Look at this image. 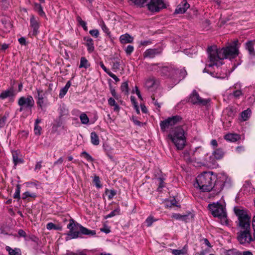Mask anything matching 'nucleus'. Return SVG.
Wrapping results in <instances>:
<instances>
[{
	"instance_id": "obj_1",
	"label": "nucleus",
	"mask_w": 255,
	"mask_h": 255,
	"mask_svg": "<svg viewBox=\"0 0 255 255\" xmlns=\"http://www.w3.org/2000/svg\"><path fill=\"white\" fill-rule=\"evenodd\" d=\"M234 212L238 218L239 231L237 233V240L242 245L249 244L255 241V215L252 221L254 235L252 236L250 217L243 210L235 207Z\"/></svg>"
},
{
	"instance_id": "obj_2",
	"label": "nucleus",
	"mask_w": 255,
	"mask_h": 255,
	"mask_svg": "<svg viewBox=\"0 0 255 255\" xmlns=\"http://www.w3.org/2000/svg\"><path fill=\"white\" fill-rule=\"evenodd\" d=\"M238 41H234L233 45H230L222 49H218L216 46H211L208 48V53L210 63L208 66L214 65L220 66L222 65V60L224 59H232L236 57L239 55V50L237 47Z\"/></svg>"
},
{
	"instance_id": "obj_3",
	"label": "nucleus",
	"mask_w": 255,
	"mask_h": 255,
	"mask_svg": "<svg viewBox=\"0 0 255 255\" xmlns=\"http://www.w3.org/2000/svg\"><path fill=\"white\" fill-rule=\"evenodd\" d=\"M216 177L211 172H205L196 178L197 186L203 192H209L213 187L217 188L218 182L216 183Z\"/></svg>"
},
{
	"instance_id": "obj_4",
	"label": "nucleus",
	"mask_w": 255,
	"mask_h": 255,
	"mask_svg": "<svg viewBox=\"0 0 255 255\" xmlns=\"http://www.w3.org/2000/svg\"><path fill=\"white\" fill-rule=\"evenodd\" d=\"M67 228L69 229L67 236L69 239H76L80 237V234L94 236L96 235V231L89 230L78 223H75L73 219L69 220V223L67 225Z\"/></svg>"
},
{
	"instance_id": "obj_5",
	"label": "nucleus",
	"mask_w": 255,
	"mask_h": 255,
	"mask_svg": "<svg viewBox=\"0 0 255 255\" xmlns=\"http://www.w3.org/2000/svg\"><path fill=\"white\" fill-rule=\"evenodd\" d=\"M160 72L161 76L173 79L176 83L183 79L187 74L184 69L179 70L172 66H163L160 68Z\"/></svg>"
},
{
	"instance_id": "obj_6",
	"label": "nucleus",
	"mask_w": 255,
	"mask_h": 255,
	"mask_svg": "<svg viewBox=\"0 0 255 255\" xmlns=\"http://www.w3.org/2000/svg\"><path fill=\"white\" fill-rule=\"evenodd\" d=\"M168 137L178 150L183 149L186 143V137L185 131L182 127H178L172 129Z\"/></svg>"
},
{
	"instance_id": "obj_7",
	"label": "nucleus",
	"mask_w": 255,
	"mask_h": 255,
	"mask_svg": "<svg viewBox=\"0 0 255 255\" xmlns=\"http://www.w3.org/2000/svg\"><path fill=\"white\" fill-rule=\"evenodd\" d=\"M139 6H143L145 4L149 11L152 12H159L161 9L166 7L162 0H130Z\"/></svg>"
},
{
	"instance_id": "obj_8",
	"label": "nucleus",
	"mask_w": 255,
	"mask_h": 255,
	"mask_svg": "<svg viewBox=\"0 0 255 255\" xmlns=\"http://www.w3.org/2000/svg\"><path fill=\"white\" fill-rule=\"evenodd\" d=\"M209 210L212 214L215 217H218L224 221L226 222L227 215L224 207L218 203L209 204L208 205Z\"/></svg>"
},
{
	"instance_id": "obj_9",
	"label": "nucleus",
	"mask_w": 255,
	"mask_h": 255,
	"mask_svg": "<svg viewBox=\"0 0 255 255\" xmlns=\"http://www.w3.org/2000/svg\"><path fill=\"white\" fill-rule=\"evenodd\" d=\"M18 105L20 106L19 112L27 111L31 113V108L34 105V101L31 96L27 97H21L18 100Z\"/></svg>"
},
{
	"instance_id": "obj_10",
	"label": "nucleus",
	"mask_w": 255,
	"mask_h": 255,
	"mask_svg": "<svg viewBox=\"0 0 255 255\" xmlns=\"http://www.w3.org/2000/svg\"><path fill=\"white\" fill-rule=\"evenodd\" d=\"M182 118L179 116H174L168 118L167 119L161 121L160 123L161 129L162 131H166L170 127L180 123L182 121Z\"/></svg>"
},
{
	"instance_id": "obj_11",
	"label": "nucleus",
	"mask_w": 255,
	"mask_h": 255,
	"mask_svg": "<svg viewBox=\"0 0 255 255\" xmlns=\"http://www.w3.org/2000/svg\"><path fill=\"white\" fill-rule=\"evenodd\" d=\"M210 101L209 100L203 99L200 97L199 94L196 90H193L190 96L189 102L192 103L194 105H206Z\"/></svg>"
},
{
	"instance_id": "obj_12",
	"label": "nucleus",
	"mask_w": 255,
	"mask_h": 255,
	"mask_svg": "<svg viewBox=\"0 0 255 255\" xmlns=\"http://www.w3.org/2000/svg\"><path fill=\"white\" fill-rule=\"evenodd\" d=\"M158 85V82L156 79L152 77L148 79L145 83V87L150 91H153L157 88Z\"/></svg>"
},
{
	"instance_id": "obj_13",
	"label": "nucleus",
	"mask_w": 255,
	"mask_h": 255,
	"mask_svg": "<svg viewBox=\"0 0 255 255\" xmlns=\"http://www.w3.org/2000/svg\"><path fill=\"white\" fill-rule=\"evenodd\" d=\"M190 7L189 4L186 0H183L180 4H179L175 11V13H184L187 9Z\"/></svg>"
},
{
	"instance_id": "obj_14",
	"label": "nucleus",
	"mask_w": 255,
	"mask_h": 255,
	"mask_svg": "<svg viewBox=\"0 0 255 255\" xmlns=\"http://www.w3.org/2000/svg\"><path fill=\"white\" fill-rule=\"evenodd\" d=\"M30 26L32 29V35H36L38 32V29L39 28V23L37 20L32 15L30 19Z\"/></svg>"
},
{
	"instance_id": "obj_15",
	"label": "nucleus",
	"mask_w": 255,
	"mask_h": 255,
	"mask_svg": "<svg viewBox=\"0 0 255 255\" xmlns=\"http://www.w3.org/2000/svg\"><path fill=\"white\" fill-rule=\"evenodd\" d=\"M160 52L156 49H149L146 50L144 53V57L152 58L155 56L159 54Z\"/></svg>"
},
{
	"instance_id": "obj_16",
	"label": "nucleus",
	"mask_w": 255,
	"mask_h": 255,
	"mask_svg": "<svg viewBox=\"0 0 255 255\" xmlns=\"http://www.w3.org/2000/svg\"><path fill=\"white\" fill-rule=\"evenodd\" d=\"M14 96V92L13 89H10L5 91H3L0 94V99H5L8 97H13Z\"/></svg>"
},
{
	"instance_id": "obj_17",
	"label": "nucleus",
	"mask_w": 255,
	"mask_h": 255,
	"mask_svg": "<svg viewBox=\"0 0 255 255\" xmlns=\"http://www.w3.org/2000/svg\"><path fill=\"white\" fill-rule=\"evenodd\" d=\"M224 138L228 141L235 142L239 140L240 136L236 133H228L224 136Z\"/></svg>"
},
{
	"instance_id": "obj_18",
	"label": "nucleus",
	"mask_w": 255,
	"mask_h": 255,
	"mask_svg": "<svg viewBox=\"0 0 255 255\" xmlns=\"http://www.w3.org/2000/svg\"><path fill=\"white\" fill-rule=\"evenodd\" d=\"M120 41L122 43L126 44L131 43L133 41V37L128 34H125L121 35L120 38Z\"/></svg>"
},
{
	"instance_id": "obj_19",
	"label": "nucleus",
	"mask_w": 255,
	"mask_h": 255,
	"mask_svg": "<svg viewBox=\"0 0 255 255\" xmlns=\"http://www.w3.org/2000/svg\"><path fill=\"white\" fill-rule=\"evenodd\" d=\"M84 40L86 41V45L87 46L88 51L90 52H92L94 49L93 39L89 37H84Z\"/></svg>"
},
{
	"instance_id": "obj_20",
	"label": "nucleus",
	"mask_w": 255,
	"mask_h": 255,
	"mask_svg": "<svg viewBox=\"0 0 255 255\" xmlns=\"http://www.w3.org/2000/svg\"><path fill=\"white\" fill-rule=\"evenodd\" d=\"M214 157L217 159L222 158L224 155V152L223 149L219 148L216 149L213 153Z\"/></svg>"
},
{
	"instance_id": "obj_21",
	"label": "nucleus",
	"mask_w": 255,
	"mask_h": 255,
	"mask_svg": "<svg viewBox=\"0 0 255 255\" xmlns=\"http://www.w3.org/2000/svg\"><path fill=\"white\" fill-rule=\"evenodd\" d=\"M70 86H71V82L70 81H68L67 82L65 87L62 88L60 91L59 96L60 98H63L66 95V94L67 93L68 90L69 89Z\"/></svg>"
},
{
	"instance_id": "obj_22",
	"label": "nucleus",
	"mask_w": 255,
	"mask_h": 255,
	"mask_svg": "<svg viewBox=\"0 0 255 255\" xmlns=\"http://www.w3.org/2000/svg\"><path fill=\"white\" fill-rule=\"evenodd\" d=\"M5 250L8 252L9 255H21L20 251L19 249H12L9 246H6Z\"/></svg>"
},
{
	"instance_id": "obj_23",
	"label": "nucleus",
	"mask_w": 255,
	"mask_h": 255,
	"mask_svg": "<svg viewBox=\"0 0 255 255\" xmlns=\"http://www.w3.org/2000/svg\"><path fill=\"white\" fill-rule=\"evenodd\" d=\"M46 228L48 230H54L57 231H61L62 230V226L60 225H56L52 222L48 223L46 225Z\"/></svg>"
},
{
	"instance_id": "obj_24",
	"label": "nucleus",
	"mask_w": 255,
	"mask_h": 255,
	"mask_svg": "<svg viewBox=\"0 0 255 255\" xmlns=\"http://www.w3.org/2000/svg\"><path fill=\"white\" fill-rule=\"evenodd\" d=\"M91 140L93 144L97 145L99 144V138L95 132H92L91 133Z\"/></svg>"
},
{
	"instance_id": "obj_25",
	"label": "nucleus",
	"mask_w": 255,
	"mask_h": 255,
	"mask_svg": "<svg viewBox=\"0 0 255 255\" xmlns=\"http://www.w3.org/2000/svg\"><path fill=\"white\" fill-rule=\"evenodd\" d=\"M246 48L249 51L250 55H255V51L254 48V44L252 41H249L246 43Z\"/></svg>"
},
{
	"instance_id": "obj_26",
	"label": "nucleus",
	"mask_w": 255,
	"mask_h": 255,
	"mask_svg": "<svg viewBox=\"0 0 255 255\" xmlns=\"http://www.w3.org/2000/svg\"><path fill=\"white\" fill-rule=\"evenodd\" d=\"M89 66L90 64H89L88 61L86 58L84 57H81L80 60V64L79 67L80 68H84L86 69Z\"/></svg>"
},
{
	"instance_id": "obj_27",
	"label": "nucleus",
	"mask_w": 255,
	"mask_h": 255,
	"mask_svg": "<svg viewBox=\"0 0 255 255\" xmlns=\"http://www.w3.org/2000/svg\"><path fill=\"white\" fill-rule=\"evenodd\" d=\"M172 253L174 255H184L187 254V249L186 246H185L181 250H173Z\"/></svg>"
},
{
	"instance_id": "obj_28",
	"label": "nucleus",
	"mask_w": 255,
	"mask_h": 255,
	"mask_svg": "<svg viewBox=\"0 0 255 255\" xmlns=\"http://www.w3.org/2000/svg\"><path fill=\"white\" fill-rule=\"evenodd\" d=\"M251 114V111L249 109H247L241 113V117L244 121H246L250 117Z\"/></svg>"
},
{
	"instance_id": "obj_29",
	"label": "nucleus",
	"mask_w": 255,
	"mask_h": 255,
	"mask_svg": "<svg viewBox=\"0 0 255 255\" xmlns=\"http://www.w3.org/2000/svg\"><path fill=\"white\" fill-rule=\"evenodd\" d=\"M120 212V209L119 207L117 208L116 209H115L114 211L111 212L109 214L107 215L105 218L108 219L111 217H113L117 215H119Z\"/></svg>"
},
{
	"instance_id": "obj_30",
	"label": "nucleus",
	"mask_w": 255,
	"mask_h": 255,
	"mask_svg": "<svg viewBox=\"0 0 255 255\" xmlns=\"http://www.w3.org/2000/svg\"><path fill=\"white\" fill-rule=\"evenodd\" d=\"M80 119L83 124H87L89 123V120L87 116L85 113H82L80 116Z\"/></svg>"
},
{
	"instance_id": "obj_31",
	"label": "nucleus",
	"mask_w": 255,
	"mask_h": 255,
	"mask_svg": "<svg viewBox=\"0 0 255 255\" xmlns=\"http://www.w3.org/2000/svg\"><path fill=\"white\" fill-rule=\"evenodd\" d=\"M12 158L13 162L14 163L15 165L17 164L18 163L22 162L21 159L18 158V154L16 151L12 152Z\"/></svg>"
},
{
	"instance_id": "obj_32",
	"label": "nucleus",
	"mask_w": 255,
	"mask_h": 255,
	"mask_svg": "<svg viewBox=\"0 0 255 255\" xmlns=\"http://www.w3.org/2000/svg\"><path fill=\"white\" fill-rule=\"evenodd\" d=\"M77 21L78 22V23H79V24L83 28V29L87 31L88 30V28H87V27L86 26V23L83 21L82 18H81V17H80L79 16H78L77 17Z\"/></svg>"
},
{
	"instance_id": "obj_33",
	"label": "nucleus",
	"mask_w": 255,
	"mask_h": 255,
	"mask_svg": "<svg viewBox=\"0 0 255 255\" xmlns=\"http://www.w3.org/2000/svg\"><path fill=\"white\" fill-rule=\"evenodd\" d=\"M121 65L120 60L118 59H114L113 61V69L115 70H119Z\"/></svg>"
},
{
	"instance_id": "obj_34",
	"label": "nucleus",
	"mask_w": 255,
	"mask_h": 255,
	"mask_svg": "<svg viewBox=\"0 0 255 255\" xmlns=\"http://www.w3.org/2000/svg\"><path fill=\"white\" fill-rule=\"evenodd\" d=\"M121 89L122 92H125L126 94L128 93V83L127 82H124L122 83Z\"/></svg>"
},
{
	"instance_id": "obj_35",
	"label": "nucleus",
	"mask_w": 255,
	"mask_h": 255,
	"mask_svg": "<svg viewBox=\"0 0 255 255\" xmlns=\"http://www.w3.org/2000/svg\"><path fill=\"white\" fill-rule=\"evenodd\" d=\"M34 8L40 15L42 16L44 14V12L43 11L42 7L40 4L35 3L34 5Z\"/></svg>"
},
{
	"instance_id": "obj_36",
	"label": "nucleus",
	"mask_w": 255,
	"mask_h": 255,
	"mask_svg": "<svg viewBox=\"0 0 255 255\" xmlns=\"http://www.w3.org/2000/svg\"><path fill=\"white\" fill-rule=\"evenodd\" d=\"M7 117L8 114L4 115L3 116L0 117V128H2L5 126Z\"/></svg>"
},
{
	"instance_id": "obj_37",
	"label": "nucleus",
	"mask_w": 255,
	"mask_h": 255,
	"mask_svg": "<svg viewBox=\"0 0 255 255\" xmlns=\"http://www.w3.org/2000/svg\"><path fill=\"white\" fill-rule=\"evenodd\" d=\"M106 193L108 194V198L111 200L116 195V191L114 190H109L108 189L106 191Z\"/></svg>"
},
{
	"instance_id": "obj_38",
	"label": "nucleus",
	"mask_w": 255,
	"mask_h": 255,
	"mask_svg": "<svg viewBox=\"0 0 255 255\" xmlns=\"http://www.w3.org/2000/svg\"><path fill=\"white\" fill-rule=\"evenodd\" d=\"M20 192V185L19 184H17L16 185V189L15 192L13 195V198L15 199H19Z\"/></svg>"
},
{
	"instance_id": "obj_39",
	"label": "nucleus",
	"mask_w": 255,
	"mask_h": 255,
	"mask_svg": "<svg viewBox=\"0 0 255 255\" xmlns=\"http://www.w3.org/2000/svg\"><path fill=\"white\" fill-rule=\"evenodd\" d=\"M81 155H83L84 157L89 162H92L94 160L92 157L86 151H83L81 153Z\"/></svg>"
},
{
	"instance_id": "obj_40",
	"label": "nucleus",
	"mask_w": 255,
	"mask_h": 255,
	"mask_svg": "<svg viewBox=\"0 0 255 255\" xmlns=\"http://www.w3.org/2000/svg\"><path fill=\"white\" fill-rule=\"evenodd\" d=\"M36 195L34 193H30V192L26 191L24 192L22 195V199H25L27 197H35Z\"/></svg>"
},
{
	"instance_id": "obj_41",
	"label": "nucleus",
	"mask_w": 255,
	"mask_h": 255,
	"mask_svg": "<svg viewBox=\"0 0 255 255\" xmlns=\"http://www.w3.org/2000/svg\"><path fill=\"white\" fill-rule=\"evenodd\" d=\"M134 49L133 46L130 45H128L125 49L127 55H130Z\"/></svg>"
},
{
	"instance_id": "obj_42",
	"label": "nucleus",
	"mask_w": 255,
	"mask_h": 255,
	"mask_svg": "<svg viewBox=\"0 0 255 255\" xmlns=\"http://www.w3.org/2000/svg\"><path fill=\"white\" fill-rule=\"evenodd\" d=\"M93 182L95 183V185L98 188H101L102 187V185L100 184V181L99 177L97 176H95L94 177Z\"/></svg>"
},
{
	"instance_id": "obj_43",
	"label": "nucleus",
	"mask_w": 255,
	"mask_h": 255,
	"mask_svg": "<svg viewBox=\"0 0 255 255\" xmlns=\"http://www.w3.org/2000/svg\"><path fill=\"white\" fill-rule=\"evenodd\" d=\"M176 200L175 198H173L172 199L170 200L169 201H168L167 203V206L168 207H171V206H178L176 204Z\"/></svg>"
},
{
	"instance_id": "obj_44",
	"label": "nucleus",
	"mask_w": 255,
	"mask_h": 255,
	"mask_svg": "<svg viewBox=\"0 0 255 255\" xmlns=\"http://www.w3.org/2000/svg\"><path fill=\"white\" fill-rule=\"evenodd\" d=\"M37 95L36 97L38 99H43L44 94L41 89H37Z\"/></svg>"
},
{
	"instance_id": "obj_45",
	"label": "nucleus",
	"mask_w": 255,
	"mask_h": 255,
	"mask_svg": "<svg viewBox=\"0 0 255 255\" xmlns=\"http://www.w3.org/2000/svg\"><path fill=\"white\" fill-rule=\"evenodd\" d=\"M154 221L155 220L153 219V217L150 216L146 219L145 222L147 224V226L148 227H150Z\"/></svg>"
},
{
	"instance_id": "obj_46",
	"label": "nucleus",
	"mask_w": 255,
	"mask_h": 255,
	"mask_svg": "<svg viewBox=\"0 0 255 255\" xmlns=\"http://www.w3.org/2000/svg\"><path fill=\"white\" fill-rule=\"evenodd\" d=\"M90 34L95 37H97L99 36V31L97 29H93L89 31Z\"/></svg>"
},
{
	"instance_id": "obj_47",
	"label": "nucleus",
	"mask_w": 255,
	"mask_h": 255,
	"mask_svg": "<svg viewBox=\"0 0 255 255\" xmlns=\"http://www.w3.org/2000/svg\"><path fill=\"white\" fill-rule=\"evenodd\" d=\"M41 128L38 125H34V133L35 134L40 135Z\"/></svg>"
},
{
	"instance_id": "obj_48",
	"label": "nucleus",
	"mask_w": 255,
	"mask_h": 255,
	"mask_svg": "<svg viewBox=\"0 0 255 255\" xmlns=\"http://www.w3.org/2000/svg\"><path fill=\"white\" fill-rule=\"evenodd\" d=\"M101 27L103 30L106 33L108 34L109 33V30L108 27L105 25V23L102 21L101 24Z\"/></svg>"
},
{
	"instance_id": "obj_49",
	"label": "nucleus",
	"mask_w": 255,
	"mask_h": 255,
	"mask_svg": "<svg viewBox=\"0 0 255 255\" xmlns=\"http://www.w3.org/2000/svg\"><path fill=\"white\" fill-rule=\"evenodd\" d=\"M233 95L235 97L239 98L242 95V92L241 90H236L233 92Z\"/></svg>"
},
{
	"instance_id": "obj_50",
	"label": "nucleus",
	"mask_w": 255,
	"mask_h": 255,
	"mask_svg": "<svg viewBox=\"0 0 255 255\" xmlns=\"http://www.w3.org/2000/svg\"><path fill=\"white\" fill-rule=\"evenodd\" d=\"M108 74L111 77H112L113 79H114L116 82H118L120 81V79L117 77V76L116 75L114 74L111 72L108 73Z\"/></svg>"
},
{
	"instance_id": "obj_51",
	"label": "nucleus",
	"mask_w": 255,
	"mask_h": 255,
	"mask_svg": "<svg viewBox=\"0 0 255 255\" xmlns=\"http://www.w3.org/2000/svg\"><path fill=\"white\" fill-rule=\"evenodd\" d=\"M99 64H100V66H101V67L103 69V70L105 72H106L107 74H108V73L111 72L109 70L107 69V68L106 67V66L104 65V63L102 62H100Z\"/></svg>"
},
{
	"instance_id": "obj_52",
	"label": "nucleus",
	"mask_w": 255,
	"mask_h": 255,
	"mask_svg": "<svg viewBox=\"0 0 255 255\" xmlns=\"http://www.w3.org/2000/svg\"><path fill=\"white\" fill-rule=\"evenodd\" d=\"M108 104L110 106H113L114 105H115V104L117 103H116L115 100L113 98H110L108 99Z\"/></svg>"
},
{
	"instance_id": "obj_53",
	"label": "nucleus",
	"mask_w": 255,
	"mask_h": 255,
	"mask_svg": "<svg viewBox=\"0 0 255 255\" xmlns=\"http://www.w3.org/2000/svg\"><path fill=\"white\" fill-rule=\"evenodd\" d=\"M158 180L159 181V185L158 188H162L164 186L163 179L162 178H159Z\"/></svg>"
},
{
	"instance_id": "obj_54",
	"label": "nucleus",
	"mask_w": 255,
	"mask_h": 255,
	"mask_svg": "<svg viewBox=\"0 0 255 255\" xmlns=\"http://www.w3.org/2000/svg\"><path fill=\"white\" fill-rule=\"evenodd\" d=\"M151 99L153 102V104L155 106H157L158 108H160V104L157 102V101H155V98L153 96H151Z\"/></svg>"
},
{
	"instance_id": "obj_55",
	"label": "nucleus",
	"mask_w": 255,
	"mask_h": 255,
	"mask_svg": "<svg viewBox=\"0 0 255 255\" xmlns=\"http://www.w3.org/2000/svg\"><path fill=\"white\" fill-rule=\"evenodd\" d=\"M130 101H131L132 104L134 105V107H136V106H138L137 105V103L136 102V100H135V98L134 97L131 96L130 97Z\"/></svg>"
},
{
	"instance_id": "obj_56",
	"label": "nucleus",
	"mask_w": 255,
	"mask_h": 255,
	"mask_svg": "<svg viewBox=\"0 0 255 255\" xmlns=\"http://www.w3.org/2000/svg\"><path fill=\"white\" fill-rule=\"evenodd\" d=\"M18 234L20 237H25L26 236L25 232L22 230H19Z\"/></svg>"
},
{
	"instance_id": "obj_57",
	"label": "nucleus",
	"mask_w": 255,
	"mask_h": 255,
	"mask_svg": "<svg viewBox=\"0 0 255 255\" xmlns=\"http://www.w3.org/2000/svg\"><path fill=\"white\" fill-rule=\"evenodd\" d=\"M199 148H196V150L193 153V154L195 156V158H197V159H199L200 158V157L199 156Z\"/></svg>"
},
{
	"instance_id": "obj_58",
	"label": "nucleus",
	"mask_w": 255,
	"mask_h": 255,
	"mask_svg": "<svg viewBox=\"0 0 255 255\" xmlns=\"http://www.w3.org/2000/svg\"><path fill=\"white\" fill-rule=\"evenodd\" d=\"M211 144L214 147V148L217 147L218 146V142L216 139H212Z\"/></svg>"
},
{
	"instance_id": "obj_59",
	"label": "nucleus",
	"mask_w": 255,
	"mask_h": 255,
	"mask_svg": "<svg viewBox=\"0 0 255 255\" xmlns=\"http://www.w3.org/2000/svg\"><path fill=\"white\" fill-rule=\"evenodd\" d=\"M111 92L113 97L116 99H118V96L116 94V90L114 89L111 88Z\"/></svg>"
},
{
	"instance_id": "obj_60",
	"label": "nucleus",
	"mask_w": 255,
	"mask_h": 255,
	"mask_svg": "<svg viewBox=\"0 0 255 255\" xmlns=\"http://www.w3.org/2000/svg\"><path fill=\"white\" fill-rule=\"evenodd\" d=\"M19 42L22 45L25 44V39L24 37H21L18 39Z\"/></svg>"
},
{
	"instance_id": "obj_61",
	"label": "nucleus",
	"mask_w": 255,
	"mask_h": 255,
	"mask_svg": "<svg viewBox=\"0 0 255 255\" xmlns=\"http://www.w3.org/2000/svg\"><path fill=\"white\" fill-rule=\"evenodd\" d=\"M41 162L40 161V162H38L36 163L35 166V170H37V169H40L41 167Z\"/></svg>"
},
{
	"instance_id": "obj_62",
	"label": "nucleus",
	"mask_w": 255,
	"mask_h": 255,
	"mask_svg": "<svg viewBox=\"0 0 255 255\" xmlns=\"http://www.w3.org/2000/svg\"><path fill=\"white\" fill-rule=\"evenodd\" d=\"M43 99H38L37 101V105H38V106H39L40 108L42 107V104L43 103Z\"/></svg>"
},
{
	"instance_id": "obj_63",
	"label": "nucleus",
	"mask_w": 255,
	"mask_h": 255,
	"mask_svg": "<svg viewBox=\"0 0 255 255\" xmlns=\"http://www.w3.org/2000/svg\"><path fill=\"white\" fill-rule=\"evenodd\" d=\"M62 162H63V158L62 157H60L57 161L54 162V165H56L57 164H61L62 163Z\"/></svg>"
},
{
	"instance_id": "obj_64",
	"label": "nucleus",
	"mask_w": 255,
	"mask_h": 255,
	"mask_svg": "<svg viewBox=\"0 0 255 255\" xmlns=\"http://www.w3.org/2000/svg\"><path fill=\"white\" fill-rule=\"evenodd\" d=\"M68 255H86L85 254H83L82 253H70L69 254H68Z\"/></svg>"
}]
</instances>
